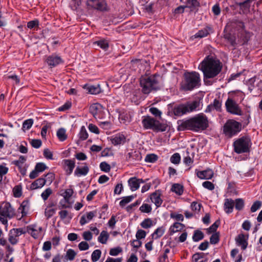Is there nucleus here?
Wrapping results in <instances>:
<instances>
[{
    "instance_id": "de8ad7c7",
    "label": "nucleus",
    "mask_w": 262,
    "mask_h": 262,
    "mask_svg": "<svg viewBox=\"0 0 262 262\" xmlns=\"http://www.w3.org/2000/svg\"><path fill=\"white\" fill-rule=\"evenodd\" d=\"M6 164L0 165V183H2L3 177L8 172V168L5 166Z\"/></svg>"
},
{
    "instance_id": "c756f323",
    "label": "nucleus",
    "mask_w": 262,
    "mask_h": 262,
    "mask_svg": "<svg viewBox=\"0 0 262 262\" xmlns=\"http://www.w3.org/2000/svg\"><path fill=\"white\" fill-rule=\"evenodd\" d=\"M85 87L86 88L89 93L91 94L96 95L102 92L99 84H97L96 85H90L88 86L85 85Z\"/></svg>"
},
{
    "instance_id": "393cba45",
    "label": "nucleus",
    "mask_w": 262,
    "mask_h": 262,
    "mask_svg": "<svg viewBox=\"0 0 262 262\" xmlns=\"http://www.w3.org/2000/svg\"><path fill=\"white\" fill-rule=\"evenodd\" d=\"M222 103L220 100L215 99L212 104L209 105L206 109V112H210L212 109H215L217 111H221Z\"/></svg>"
},
{
    "instance_id": "dca6fc26",
    "label": "nucleus",
    "mask_w": 262,
    "mask_h": 262,
    "mask_svg": "<svg viewBox=\"0 0 262 262\" xmlns=\"http://www.w3.org/2000/svg\"><path fill=\"white\" fill-rule=\"evenodd\" d=\"M248 236H246L243 233L239 234L235 238L236 244L241 246L243 250H245L248 246Z\"/></svg>"
},
{
    "instance_id": "4468645a",
    "label": "nucleus",
    "mask_w": 262,
    "mask_h": 262,
    "mask_svg": "<svg viewBox=\"0 0 262 262\" xmlns=\"http://www.w3.org/2000/svg\"><path fill=\"white\" fill-rule=\"evenodd\" d=\"M161 190L159 189L156 190L150 195L151 201L155 204L157 208L160 207L163 203V200L161 198Z\"/></svg>"
},
{
    "instance_id": "13d9d810",
    "label": "nucleus",
    "mask_w": 262,
    "mask_h": 262,
    "mask_svg": "<svg viewBox=\"0 0 262 262\" xmlns=\"http://www.w3.org/2000/svg\"><path fill=\"white\" fill-rule=\"evenodd\" d=\"M52 193V190L50 188H47L44 191H43L41 194L42 199L46 201L47 200L49 196Z\"/></svg>"
},
{
    "instance_id": "4be33fe9",
    "label": "nucleus",
    "mask_w": 262,
    "mask_h": 262,
    "mask_svg": "<svg viewBox=\"0 0 262 262\" xmlns=\"http://www.w3.org/2000/svg\"><path fill=\"white\" fill-rule=\"evenodd\" d=\"M234 206V201L231 199H226L225 200L224 210L227 213H231Z\"/></svg>"
},
{
    "instance_id": "a19ab883",
    "label": "nucleus",
    "mask_w": 262,
    "mask_h": 262,
    "mask_svg": "<svg viewBox=\"0 0 262 262\" xmlns=\"http://www.w3.org/2000/svg\"><path fill=\"white\" fill-rule=\"evenodd\" d=\"M235 208L237 210H241L244 207V201L242 199H236L234 201Z\"/></svg>"
},
{
    "instance_id": "412c9836",
    "label": "nucleus",
    "mask_w": 262,
    "mask_h": 262,
    "mask_svg": "<svg viewBox=\"0 0 262 262\" xmlns=\"http://www.w3.org/2000/svg\"><path fill=\"white\" fill-rule=\"evenodd\" d=\"M212 29L211 27L207 26L205 28L199 30L195 35V38H203L207 36L210 34V32H212Z\"/></svg>"
},
{
    "instance_id": "49530a36",
    "label": "nucleus",
    "mask_w": 262,
    "mask_h": 262,
    "mask_svg": "<svg viewBox=\"0 0 262 262\" xmlns=\"http://www.w3.org/2000/svg\"><path fill=\"white\" fill-rule=\"evenodd\" d=\"M33 124V120L29 119L25 120L23 124L22 129L24 131L29 129Z\"/></svg>"
},
{
    "instance_id": "338daca9",
    "label": "nucleus",
    "mask_w": 262,
    "mask_h": 262,
    "mask_svg": "<svg viewBox=\"0 0 262 262\" xmlns=\"http://www.w3.org/2000/svg\"><path fill=\"white\" fill-rule=\"evenodd\" d=\"M146 232L142 229H139L136 232V237L138 239H141L144 238L146 236Z\"/></svg>"
},
{
    "instance_id": "5701e85b",
    "label": "nucleus",
    "mask_w": 262,
    "mask_h": 262,
    "mask_svg": "<svg viewBox=\"0 0 262 262\" xmlns=\"http://www.w3.org/2000/svg\"><path fill=\"white\" fill-rule=\"evenodd\" d=\"M46 184L45 178H40L34 181L30 185V189L32 190L41 188Z\"/></svg>"
},
{
    "instance_id": "0eeeda50",
    "label": "nucleus",
    "mask_w": 262,
    "mask_h": 262,
    "mask_svg": "<svg viewBox=\"0 0 262 262\" xmlns=\"http://www.w3.org/2000/svg\"><path fill=\"white\" fill-rule=\"evenodd\" d=\"M242 124L233 119H229L223 127V133L228 138L236 135L242 129Z\"/></svg>"
},
{
    "instance_id": "39448f33",
    "label": "nucleus",
    "mask_w": 262,
    "mask_h": 262,
    "mask_svg": "<svg viewBox=\"0 0 262 262\" xmlns=\"http://www.w3.org/2000/svg\"><path fill=\"white\" fill-rule=\"evenodd\" d=\"M142 123L145 129H150L156 132H165L168 127L166 123H161L150 116H143Z\"/></svg>"
},
{
    "instance_id": "e2e57ef3",
    "label": "nucleus",
    "mask_w": 262,
    "mask_h": 262,
    "mask_svg": "<svg viewBox=\"0 0 262 262\" xmlns=\"http://www.w3.org/2000/svg\"><path fill=\"white\" fill-rule=\"evenodd\" d=\"M45 177L46 179H45V180L46 181V183H48L50 185L55 179V174L53 172H49L45 175Z\"/></svg>"
},
{
    "instance_id": "ea45409f",
    "label": "nucleus",
    "mask_w": 262,
    "mask_h": 262,
    "mask_svg": "<svg viewBox=\"0 0 262 262\" xmlns=\"http://www.w3.org/2000/svg\"><path fill=\"white\" fill-rule=\"evenodd\" d=\"M57 136L60 141H64L67 138V136L66 134V130L64 128H61L57 132Z\"/></svg>"
},
{
    "instance_id": "cd10ccee",
    "label": "nucleus",
    "mask_w": 262,
    "mask_h": 262,
    "mask_svg": "<svg viewBox=\"0 0 262 262\" xmlns=\"http://www.w3.org/2000/svg\"><path fill=\"white\" fill-rule=\"evenodd\" d=\"M128 183L132 191H136L139 188L140 186L138 182V179L136 177L130 178L128 180Z\"/></svg>"
},
{
    "instance_id": "052dcab7",
    "label": "nucleus",
    "mask_w": 262,
    "mask_h": 262,
    "mask_svg": "<svg viewBox=\"0 0 262 262\" xmlns=\"http://www.w3.org/2000/svg\"><path fill=\"white\" fill-rule=\"evenodd\" d=\"M48 168V167L43 163H37L35 167V169L39 173L41 172Z\"/></svg>"
},
{
    "instance_id": "09e8293b",
    "label": "nucleus",
    "mask_w": 262,
    "mask_h": 262,
    "mask_svg": "<svg viewBox=\"0 0 262 262\" xmlns=\"http://www.w3.org/2000/svg\"><path fill=\"white\" fill-rule=\"evenodd\" d=\"M152 225V221L149 218L145 219L140 224L141 226L144 229L149 228Z\"/></svg>"
},
{
    "instance_id": "2eb2a0df",
    "label": "nucleus",
    "mask_w": 262,
    "mask_h": 262,
    "mask_svg": "<svg viewBox=\"0 0 262 262\" xmlns=\"http://www.w3.org/2000/svg\"><path fill=\"white\" fill-rule=\"evenodd\" d=\"M102 105L99 103H94L90 106L89 110L90 113L94 116L96 119L101 118V113Z\"/></svg>"
},
{
    "instance_id": "bb28decb",
    "label": "nucleus",
    "mask_w": 262,
    "mask_h": 262,
    "mask_svg": "<svg viewBox=\"0 0 262 262\" xmlns=\"http://www.w3.org/2000/svg\"><path fill=\"white\" fill-rule=\"evenodd\" d=\"M240 39L243 41V44H245L248 42L251 37L252 33L247 31L245 30H241L239 32Z\"/></svg>"
},
{
    "instance_id": "58836bf2",
    "label": "nucleus",
    "mask_w": 262,
    "mask_h": 262,
    "mask_svg": "<svg viewBox=\"0 0 262 262\" xmlns=\"http://www.w3.org/2000/svg\"><path fill=\"white\" fill-rule=\"evenodd\" d=\"M224 37L230 42L231 45L232 46H235V38L234 36L232 35L231 33L225 32L224 31Z\"/></svg>"
},
{
    "instance_id": "aec40b11",
    "label": "nucleus",
    "mask_w": 262,
    "mask_h": 262,
    "mask_svg": "<svg viewBox=\"0 0 262 262\" xmlns=\"http://www.w3.org/2000/svg\"><path fill=\"white\" fill-rule=\"evenodd\" d=\"M184 227L185 225L183 224L176 222L170 227L169 229V234L171 235L176 232L181 231Z\"/></svg>"
},
{
    "instance_id": "f704fd0d",
    "label": "nucleus",
    "mask_w": 262,
    "mask_h": 262,
    "mask_svg": "<svg viewBox=\"0 0 262 262\" xmlns=\"http://www.w3.org/2000/svg\"><path fill=\"white\" fill-rule=\"evenodd\" d=\"M204 237V234L202 231L199 230H196L194 231L192 236V239L194 242H198L202 240Z\"/></svg>"
},
{
    "instance_id": "37998d69",
    "label": "nucleus",
    "mask_w": 262,
    "mask_h": 262,
    "mask_svg": "<svg viewBox=\"0 0 262 262\" xmlns=\"http://www.w3.org/2000/svg\"><path fill=\"white\" fill-rule=\"evenodd\" d=\"M11 234L18 237L21 234L26 233V231L22 228H13L10 230Z\"/></svg>"
},
{
    "instance_id": "c85d7f7f",
    "label": "nucleus",
    "mask_w": 262,
    "mask_h": 262,
    "mask_svg": "<svg viewBox=\"0 0 262 262\" xmlns=\"http://www.w3.org/2000/svg\"><path fill=\"white\" fill-rule=\"evenodd\" d=\"M229 26H231L232 28H235L237 30H239L242 29V30H245V26L244 23L240 20L237 19H233L230 21V23L228 24Z\"/></svg>"
},
{
    "instance_id": "a878e982",
    "label": "nucleus",
    "mask_w": 262,
    "mask_h": 262,
    "mask_svg": "<svg viewBox=\"0 0 262 262\" xmlns=\"http://www.w3.org/2000/svg\"><path fill=\"white\" fill-rule=\"evenodd\" d=\"M89 171V167L85 165L82 167H77L75 171L74 174L77 177H80L81 176H85L88 174Z\"/></svg>"
},
{
    "instance_id": "5fc2aeb1",
    "label": "nucleus",
    "mask_w": 262,
    "mask_h": 262,
    "mask_svg": "<svg viewBox=\"0 0 262 262\" xmlns=\"http://www.w3.org/2000/svg\"><path fill=\"white\" fill-rule=\"evenodd\" d=\"M158 156L155 154H148L145 158V161L146 162L154 163L158 160Z\"/></svg>"
},
{
    "instance_id": "69168bd1",
    "label": "nucleus",
    "mask_w": 262,
    "mask_h": 262,
    "mask_svg": "<svg viewBox=\"0 0 262 262\" xmlns=\"http://www.w3.org/2000/svg\"><path fill=\"white\" fill-rule=\"evenodd\" d=\"M170 216L171 219H175L177 221H183L184 216L183 214L179 213H176L174 212H172L170 214Z\"/></svg>"
},
{
    "instance_id": "a211bd4d",
    "label": "nucleus",
    "mask_w": 262,
    "mask_h": 262,
    "mask_svg": "<svg viewBox=\"0 0 262 262\" xmlns=\"http://www.w3.org/2000/svg\"><path fill=\"white\" fill-rule=\"evenodd\" d=\"M196 175L201 179H211L213 176V172L211 169L198 171Z\"/></svg>"
},
{
    "instance_id": "a18cd8bd",
    "label": "nucleus",
    "mask_w": 262,
    "mask_h": 262,
    "mask_svg": "<svg viewBox=\"0 0 262 262\" xmlns=\"http://www.w3.org/2000/svg\"><path fill=\"white\" fill-rule=\"evenodd\" d=\"M204 254L203 253H196L192 256L193 262H204L203 259L204 258Z\"/></svg>"
},
{
    "instance_id": "c9c22d12",
    "label": "nucleus",
    "mask_w": 262,
    "mask_h": 262,
    "mask_svg": "<svg viewBox=\"0 0 262 262\" xmlns=\"http://www.w3.org/2000/svg\"><path fill=\"white\" fill-rule=\"evenodd\" d=\"M94 45H97L100 48L104 50H106L109 47L108 42L105 39H101L100 40L96 41L94 42Z\"/></svg>"
},
{
    "instance_id": "bf43d9fd",
    "label": "nucleus",
    "mask_w": 262,
    "mask_h": 262,
    "mask_svg": "<svg viewBox=\"0 0 262 262\" xmlns=\"http://www.w3.org/2000/svg\"><path fill=\"white\" fill-rule=\"evenodd\" d=\"M202 207V204L198 203L196 202H192L190 205V207L192 210L197 212H199L200 211Z\"/></svg>"
},
{
    "instance_id": "7ed1b4c3",
    "label": "nucleus",
    "mask_w": 262,
    "mask_h": 262,
    "mask_svg": "<svg viewBox=\"0 0 262 262\" xmlns=\"http://www.w3.org/2000/svg\"><path fill=\"white\" fill-rule=\"evenodd\" d=\"M201 85L200 74L196 72H186L181 83V88L184 91H191Z\"/></svg>"
},
{
    "instance_id": "3c124183",
    "label": "nucleus",
    "mask_w": 262,
    "mask_h": 262,
    "mask_svg": "<svg viewBox=\"0 0 262 262\" xmlns=\"http://www.w3.org/2000/svg\"><path fill=\"white\" fill-rule=\"evenodd\" d=\"M134 198V195H129L127 196L123 197L119 203L120 206L122 207H123L126 204L131 202Z\"/></svg>"
},
{
    "instance_id": "6e6d98bb",
    "label": "nucleus",
    "mask_w": 262,
    "mask_h": 262,
    "mask_svg": "<svg viewBox=\"0 0 262 262\" xmlns=\"http://www.w3.org/2000/svg\"><path fill=\"white\" fill-rule=\"evenodd\" d=\"M151 207L150 205H149L148 204H143L140 207L139 210L142 212L144 213H150L151 211Z\"/></svg>"
},
{
    "instance_id": "0e129e2a",
    "label": "nucleus",
    "mask_w": 262,
    "mask_h": 262,
    "mask_svg": "<svg viewBox=\"0 0 262 262\" xmlns=\"http://www.w3.org/2000/svg\"><path fill=\"white\" fill-rule=\"evenodd\" d=\"M101 170L104 172H108L111 170L110 165L105 162H102L100 164Z\"/></svg>"
},
{
    "instance_id": "ddd939ff",
    "label": "nucleus",
    "mask_w": 262,
    "mask_h": 262,
    "mask_svg": "<svg viewBox=\"0 0 262 262\" xmlns=\"http://www.w3.org/2000/svg\"><path fill=\"white\" fill-rule=\"evenodd\" d=\"M46 62L52 68L62 63L63 61L60 57L55 55H51L47 57Z\"/></svg>"
},
{
    "instance_id": "f3484780",
    "label": "nucleus",
    "mask_w": 262,
    "mask_h": 262,
    "mask_svg": "<svg viewBox=\"0 0 262 262\" xmlns=\"http://www.w3.org/2000/svg\"><path fill=\"white\" fill-rule=\"evenodd\" d=\"M64 162V169L66 171V173L68 175H70L73 172V169L75 166V163L74 161L72 160H63Z\"/></svg>"
},
{
    "instance_id": "864d4df0",
    "label": "nucleus",
    "mask_w": 262,
    "mask_h": 262,
    "mask_svg": "<svg viewBox=\"0 0 262 262\" xmlns=\"http://www.w3.org/2000/svg\"><path fill=\"white\" fill-rule=\"evenodd\" d=\"M170 162L174 164H178L181 161V156L179 153H175L170 157Z\"/></svg>"
},
{
    "instance_id": "6ab92c4d",
    "label": "nucleus",
    "mask_w": 262,
    "mask_h": 262,
    "mask_svg": "<svg viewBox=\"0 0 262 262\" xmlns=\"http://www.w3.org/2000/svg\"><path fill=\"white\" fill-rule=\"evenodd\" d=\"M29 208V201L28 200L23 201L18 209V211L21 214L20 219L27 215Z\"/></svg>"
},
{
    "instance_id": "423d86ee",
    "label": "nucleus",
    "mask_w": 262,
    "mask_h": 262,
    "mask_svg": "<svg viewBox=\"0 0 262 262\" xmlns=\"http://www.w3.org/2000/svg\"><path fill=\"white\" fill-rule=\"evenodd\" d=\"M199 106L200 102L198 101L187 102L175 105L172 109V112L174 116L180 117L196 111Z\"/></svg>"
},
{
    "instance_id": "4d7b16f0",
    "label": "nucleus",
    "mask_w": 262,
    "mask_h": 262,
    "mask_svg": "<svg viewBox=\"0 0 262 262\" xmlns=\"http://www.w3.org/2000/svg\"><path fill=\"white\" fill-rule=\"evenodd\" d=\"M149 111L156 117H159V118H161L162 112L157 108L154 107H150L149 110Z\"/></svg>"
},
{
    "instance_id": "f03ea898",
    "label": "nucleus",
    "mask_w": 262,
    "mask_h": 262,
    "mask_svg": "<svg viewBox=\"0 0 262 262\" xmlns=\"http://www.w3.org/2000/svg\"><path fill=\"white\" fill-rule=\"evenodd\" d=\"M222 68V62L211 55L207 56L199 66V69L203 73L205 82H207L208 79L217 76L221 72Z\"/></svg>"
},
{
    "instance_id": "9d476101",
    "label": "nucleus",
    "mask_w": 262,
    "mask_h": 262,
    "mask_svg": "<svg viewBox=\"0 0 262 262\" xmlns=\"http://www.w3.org/2000/svg\"><path fill=\"white\" fill-rule=\"evenodd\" d=\"M225 106L228 112L234 114L241 115L242 111L236 102L233 99L228 98L225 102Z\"/></svg>"
},
{
    "instance_id": "680f3d73",
    "label": "nucleus",
    "mask_w": 262,
    "mask_h": 262,
    "mask_svg": "<svg viewBox=\"0 0 262 262\" xmlns=\"http://www.w3.org/2000/svg\"><path fill=\"white\" fill-rule=\"evenodd\" d=\"M219 233H214L210 237V243L211 244H216L219 242Z\"/></svg>"
},
{
    "instance_id": "603ef678",
    "label": "nucleus",
    "mask_w": 262,
    "mask_h": 262,
    "mask_svg": "<svg viewBox=\"0 0 262 262\" xmlns=\"http://www.w3.org/2000/svg\"><path fill=\"white\" fill-rule=\"evenodd\" d=\"M220 224V221H216L209 228L207 229V233L210 234L216 231Z\"/></svg>"
},
{
    "instance_id": "20e7f679",
    "label": "nucleus",
    "mask_w": 262,
    "mask_h": 262,
    "mask_svg": "<svg viewBox=\"0 0 262 262\" xmlns=\"http://www.w3.org/2000/svg\"><path fill=\"white\" fill-rule=\"evenodd\" d=\"M157 75H152L150 76H142L140 78V84L142 88V92L145 94H149L152 90L159 89Z\"/></svg>"
},
{
    "instance_id": "774afa93",
    "label": "nucleus",
    "mask_w": 262,
    "mask_h": 262,
    "mask_svg": "<svg viewBox=\"0 0 262 262\" xmlns=\"http://www.w3.org/2000/svg\"><path fill=\"white\" fill-rule=\"evenodd\" d=\"M56 209L47 208L45 209V214L47 219L50 218L55 213Z\"/></svg>"
},
{
    "instance_id": "8fccbe9b",
    "label": "nucleus",
    "mask_w": 262,
    "mask_h": 262,
    "mask_svg": "<svg viewBox=\"0 0 262 262\" xmlns=\"http://www.w3.org/2000/svg\"><path fill=\"white\" fill-rule=\"evenodd\" d=\"M79 139L81 140H85L88 138V133L84 126H82L79 134Z\"/></svg>"
},
{
    "instance_id": "1a4fd4ad",
    "label": "nucleus",
    "mask_w": 262,
    "mask_h": 262,
    "mask_svg": "<svg viewBox=\"0 0 262 262\" xmlns=\"http://www.w3.org/2000/svg\"><path fill=\"white\" fill-rule=\"evenodd\" d=\"M86 4L89 8H93L100 11L108 10L107 4L104 0H87Z\"/></svg>"
},
{
    "instance_id": "9b49d317",
    "label": "nucleus",
    "mask_w": 262,
    "mask_h": 262,
    "mask_svg": "<svg viewBox=\"0 0 262 262\" xmlns=\"http://www.w3.org/2000/svg\"><path fill=\"white\" fill-rule=\"evenodd\" d=\"M0 214L4 217L11 219L15 216V210L10 203L6 202L3 204L0 211Z\"/></svg>"
},
{
    "instance_id": "e433bc0d",
    "label": "nucleus",
    "mask_w": 262,
    "mask_h": 262,
    "mask_svg": "<svg viewBox=\"0 0 262 262\" xmlns=\"http://www.w3.org/2000/svg\"><path fill=\"white\" fill-rule=\"evenodd\" d=\"M26 158L25 156H20L18 160L13 161L11 162V164L15 165L19 169L22 167L23 164L26 162Z\"/></svg>"
},
{
    "instance_id": "473e14b6",
    "label": "nucleus",
    "mask_w": 262,
    "mask_h": 262,
    "mask_svg": "<svg viewBox=\"0 0 262 262\" xmlns=\"http://www.w3.org/2000/svg\"><path fill=\"white\" fill-rule=\"evenodd\" d=\"M165 232V228L162 226L158 228L154 232L151 234L152 238L157 239L161 237Z\"/></svg>"
},
{
    "instance_id": "6e6552de",
    "label": "nucleus",
    "mask_w": 262,
    "mask_h": 262,
    "mask_svg": "<svg viewBox=\"0 0 262 262\" xmlns=\"http://www.w3.org/2000/svg\"><path fill=\"white\" fill-rule=\"evenodd\" d=\"M234 151L238 154L249 152L251 146L250 139L246 136L238 138L233 142Z\"/></svg>"
},
{
    "instance_id": "72a5a7b5",
    "label": "nucleus",
    "mask_w": 262,
    "mask_h": 262,
    "mask_svg": "<svg viewBox=\"0 0 262 262\" xmlns=\"http://www.w3.org/2000/svg\"><path fill=\"white\" fill-rule=\"evenodd\" d=\"M171 191L180 195L183 193V186L179 184H174L171 187Z\"/></svg>"
},
{
    "instance_id": "79ce46f5",
    "label": "nucleus",
    "mask_w": 262,
    "mask_h": 262,
    "mask_svg": "<svg viewBox=\"0 0 262 262\" xmlns=\"http://www.w3.org/2000/svg\"><path fill=\"white\" fill-rule=\"evenodd\" d=\"M200 6V4L197 0H187V6L185 7L192 9L199 7Z\"/></svg>"
},
{
    "instance_id": "c03bdc74",
    "label": "nucleus",
    "mask_w": 262,
    "mask_h": 262,
    "mask_svg": "<svg viewBox=\"0 0 262 262\" xmlns=\"http://www.w3.org/2000/svg\"><path fill=\"white\" fill-rule=\"evenodd\" d=\"M101 255V251L99 249L94 250L91 256L92 261L93 262H96L99 260Z\"/></svg>"
},
{
    "instance_id": "f8f14e48",
    "label": "nucleus",
    "mask_w": 262,
    "mask_h": 262,
    "mask_svg": "<svg viewBox=\"0 0 262 262\" xmlns=\"http://www.w3.org/2000/svg\"><path fill=\"white\" fill-rule=\"evenodd\" d=\"M142 159V155L138 150H132L126 156V160L127 161L136 164L140 162Z\"/></svg>"
},
{
    "instance_id": "2f4dec72",
    "label": "nucleus",
    "mask_w": 262,
    "mask_h": 262,
    "mask_svg": "<svg viewBox=\"0 0 262 262\" xmlns=\"http://www.w3.org/2000/svg\"><path fill=\"white\" fill-rule=\"evenodd\" d=\"M109 237V234L106 231H102L98 238L99 242L105 244Z\"/></svg>"
},
{
    "instance_id": "4c0bfd02",
    "label": "nucleus",
    "mask_w": 262,
    "mask_h": 262,
    "mask_svg": "<svg viewBox=\"0 0 262 262\" xmlns=\"http://www.w3.org/2000/svg\"><path fill=\"white\" fill-rule=\"evenodd\" d=\"M13 196L15 198H19L22 195V186L17 185L14 187L12 190Z\"/></svg>"
},
{
    "instance_id": "b1692460",
    "label": "nucleus",
    "mask_w": 262,
    "mask_h": 262,
    "mask_svg": "<svg viewBox=\"0 0 262 262\" xmlns=\"http://www.w3.org/2000/svg\"><path fill=\"white\" fill-rule=\"evenodd\" d=\"M126 142V138L123 134L116 135L112 139V143L114 145L123 144Z\"/></svg>"
},
{
    "instance_id": "7c9ffc66",
    "label": "nucleus",
    "mask_w": 262,
    "mask_h": 262,
    "mask_svg": "<svg viewBox=\"0 0 262 262\" xmlns=\"http://www.w3.org/2000/svg\"><path fill=\"white\" fill-rule=\"evenodd\" d=\"M74 193V190L72 188H70L66 189L64 192H63L61 195L64 198V202H66L67 203L69 202L71 196L73 195Z\"/></svg>"
},
{
    "instance_id": "f257e3e1",
    "label": "nucleus",
    "mask_w": 262,
    "mask_h": 262,
    "mask_svg": "<svg viewBox=\"0 0 262 262\" xmlns=\"http://www.w3.org/2000/svg\"><path fill=\"white\" fill-rule=\"evenodd\" d=\"M178 131L191 130L199 132L206 130L209 126L207 117L200 113L188 119L179 120L177 121Z\"/></svg>"
}]
</instances>
